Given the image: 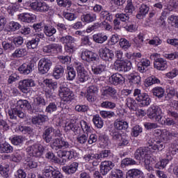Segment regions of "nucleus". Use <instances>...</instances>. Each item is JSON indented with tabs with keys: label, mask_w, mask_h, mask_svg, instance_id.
Wrapping results in <instances>:
<instances>
[{
	"label": "nucleus",
	"mask_w": 178,
	"mask_h": 178,
	"mask_svg": "<svg viewBox=\"0 0 178 178\" xmlns=\"http://www.w3.org/2000/svg\"><path fill=\"white\" fill-rule=\"evenodd\" d=\"M18 71L21 74H30L33 72V64L24 63L18 67Z\"/></svg>",
	"instance_id": "30"
},
{
	"label": "nucleus",
	"mask_w": 178,
	"mask_h": 178,
	"mask_svg": "<svg viewBox=\"0 0 178 178\" xmlns=\"http://www.w3.org/2000/svg\"><path fill=\"white\" fill-rule=\"evenodd\" d=\"M17 109H31V105L26 99H19L14 105Z\"/></svg>",
	"instance_id": "36"
},
{
	"label": "nucleus",
	"mask_w": 178,
	"mask_h": 178,
	"mask_svg": "<svg viewBox=\"0 0 178 178\" xmlns=\"http://www.w3.org/2000/svg\"><path fill=\"white\" fill-rule=\"evenodd\" d=\"M114 127L117 130H127L129 129V123L123 120L117 119L114 122Z\"/></svg>",
	"instance_id": "34"
},
{
	"label": "nucleus",
	"mask_w": 178,
	"mask_h": 178,
	"mask_svg": "<svg viewBox=\"0 0 178 178\" xmlns=\"http://www.w3.org/2000/svg\"><path fill=\"white\" fill-rule=\"evenodd\" d=\"M63 73H65V68H63V66L56 65L53 70V77H54L56 80H59V79L63 76Z\"/></svg>",
	"instance_id": "33"
},
{
	"label": "nucleus",
	"mask_w": 178,
	"mask_h": 178,
	"mask_svg": "<svg viewBox=\"0 0 178 178\" xmlns=\"http://www.w3.org/2000/svg\"><path fill=\"white\" fill-rule=\"evenodd\" d=\"M172 159H173L172 155L167 154L165 159H161L159 162L156 163V169H164V168H166V165H168V163H169V161H172Z\"/></svg>",
	"instance_id": "29"
},
{
	"label": "nucleus",
	"mask_w": 178,
	"mask_h": 178,
	"mask_svg": "<svg viewBox=\"0 0 178 178\" xmlns=\"http://www.w3.org/2000/svg\"><path fill=\"white\" fill-rule=\"evenodd\" d=\"M147 144L150 147V149H152V151H156V152L163 151L166 147L164 143L161 141L157 138H152L148 140Z\"/></svg>",
	"instance_id": "9"
},
{
	"label": "nucleus",
	"mask_w": 178,
	"mask_h": 178,
	"mask_svg": "<svg viewBox=\"0 0 178 178\" xmlns=\"http://www.w3.org/2000/svg\"><path fill=\"white\" fill-rule=\"evenodd\" d=\"M111 178H124V173L120 169H114L111 172Z\"/></svg>",
	"instance_id": "55"
},
{
	"label": "nucleus",
	"mask_w": 178,
	"mask_h": 178,
	"mask_svg": "<svg viewBox=\"0 0 178 178\" xmlns=\"http://www.w3.org/2000/svg\"><path fill=\"white\" fill-rule=\"evenodd\" d=\"M106 69V65H99L96 67H92V72L94 74H101L102 72H105Z\"/></svg>",
	"instance_id": "51"
},
{
	"label": "nucleus",
	"mask_w": 178,
	"mask_h": 178,
	"mask_svg": "<svg viewBox=\"0 0 178 178\" xmlns=\"http://www.w3.org/2000/svg\"><path fill=\"white\" fill-rule=\"evenodd\" d=\"M101 26H103V27L105 29V30H107V31H109V30L112 29V26H111V24H108V22L104 21L101 24H95L94 26L87 29L86 31L87 33H91L92 30H95V29H99V27H101Z\"/></svg>",
	"instance_id": "35"
},
{
	"label": "nucleus",
	"mask_w": 178,
	"mask_h": 178,
	"mask_svg": "<svg viewBox=\"0 0 178 178\" xmlns=\"http://www.w3.org/2000/svg\"><path fill=\"white\" fill-rule=\"evenodd\" d=\"M43 51L46 54H58L62 52V45L56 43L50 44L44 47Z\"/></svg>",
	"instance_id": "19"
},
{
	"label": "nucleus",
	"mask_w": 178,
	"mask_h": 178,
	"mask_svg": "<svg viewBox=\"0 0 178 178\" xmlns=\"http://www.w3.org/2000/svg\"><path fill=\"white\" fill-rule=\"evenodd\" d=\"M100 107L104 109H115L116 104L110 101H104L100 104Z\"/></svg>",
	"instance_id": "53"
},
{
	"label": "nucleus",
	"mask_w": 178,
	"mask_h": 178,
	"mask_svg": "<svg viewBox=\"0 0 178 178\" xmlns=\"http://www.w3.org/2000/svg\"><path fill=\"white\" fill-rule=\"evenodd\" d=\"M79 169V163L73 162L68 165H65L62 168V170L65 173V175H74L77 170Z\"/></svg>",
	"instance_id": "22"
},
{
	"label": "nucleus",
	"mask_w": 178,
	"mask_h": 178,
	"mask_svg": "<svg viewBox=\"0 0 178 178\" xmlns=\"http://www.w3.org/2000/svg\"><path fill=\"white\" fill-rule=\"evenodd\" d=\"M32 123L36 126H41L42 123H45L48 120V116L44 115H38L31 119Z\"/></svg>",
	"instance_id": "31"
},
{
	"label": "nucleus",
	"mask_w": 178,
	"mask_h": 178,
	"mask_svg": "<svg viewBox=\"0 0 178 178\" xmlns=\"http://www.w3.org/2000/svg\"><path fill=\"white\" fill-rule=\"evenodd\" d=\"M35 15L30 13H22L18 15V20L19 22H24V23H31L34 22Z\"/></svg>",
	"instance_id": "27"
},
{
	"label": "nucleus",
	"mask_w": 178,
	"mask_h": 178,
	"mask_svg": "<svg viewBox=\"0 0 178 178\" xmlns=\"http://www.w3.org/2000/svg\"><path fill=\"white\" fill-rule=\"evenodd\" d=\"M13 152V147L8 143L0 145V154H12Z\"/></svg>",
	"instance_id": "39"
},
{
	"label": "nucleus",
	"mask_w": 178,
	"mask_h": 178,
	"mask_svg": "<svg viewBox=\"0 0 178 178\" xmlns=\"http://www.w3.org/2000/svg\"><path fill=\"white\" fill-rule=\"evenodd\" d=\"M136 10V7L133 5V1L131 0H127V6L124 8V13L128 15H133V12Z\"/></svg>",
	"instance_id": "44"
},
{
	"label": "nucleus",
	"mask_w": 178,
	"mask_h": 178,
	"mask_svg": "<svg viewBox=\"0 0 178 178\" xmlns=\"http://www.w3.org/2000/svg\"><path fill=\"white\" fill-rule=\"evenodd\" d=\"M113 168H115V163L111 161H102L100 164V173H102L103 176H106Z\"/></svg>",
	"instance_id": "16"
},
{
	"label": "nucleus",
	"mask_w": 178,
	"mask_h": 178,
	"mask_svg": "<svg viewBox=\"0 0 178 178\" xmlns=\"http://www.w3.org/2000/svg\"><path fill=\"white\" fill-rule=\"evenodd\" d=\"M44 84L50 90L55 91L58 88V82L54 81L52 79H46L43 81Z\"/></svg>",
	"instance_id": "42"
},
{
	"label": "nucleus",
	"mask_w": 178,
	"mask_h": 178,
	"mask_svg": "<svg viewBox=\"0 0 178 178\" xmlns=\"http://www.w3.org/2000/svg\"><path fill=\"white\" fill-rule=\"evenodd\" d=\"M81 58L86 62H92L94 60H98V56L94 51L90 50H85L82 51Z\"/></svg>",
	"instance_id": "18"
},
{
	"label": "nucleus",
	"mask_w": 178,
	"mask_h": 178,
	"mask_svg": "<svg viewBox=\"0 0 178 178\" xmlns=\"http://www.w3.org/2000/svg\"><path fill=\"white\" fill-rule=\"evenodd\" d=\"M11 143L13 145H20L24 143V137L22 136H14L11 140Z\"/></svg>",
	"instance_id": "63"
},
{
	"label": "nucleus",
	"mask_w": 178,
	"mask_h": 178,
	"mask_svg": "<svg viewBox=\"0 0 178 178\" xmlns=\"http://www.w3.org/2000/svg\"><path fill=\"white\" fill-rule=\"evenodd\" d=\"M44 149V146L40 143H35L32 146H29L26 148V152L30 155V156H40L42 155Z\"/></svg>",
	"instance_id": "12"
},
{
	"label": "nucleus",
	"mask_w": 178,
	"mask_h": 178,
	"mask_svg": "<svg viewBox=\"0 0 178 178\" xmlns=\"http://www.w3.org/2000/svg\"><path fill=\"white\" fill-rule=\"evenodd\" d=\"M134 42L136 48H141L143 43L144 42V36L142 33H139L136 38H135Z\"/></svg>",
	"instance_id": "54"
},
{
	"label": "nucleus",
	"mask_w": 178,
	"mask_h": 178,
	"mask_svg": "<svg viewBox=\"0 0 178 178\" xmlns=\"http://www.w3.org/2000/svg\"><path fill=\"white\" fill-rule=\"evenodd\" d=\"M55 170H54V168L51 166L47 165L44 167L43 170V176H45V177H51V176H54V172Z\"/></svg>",
	"instance_id": "60"
},
{
	"label": "nucleus",
	"mask_w": 178,
	"mask_h": 178,
	"mask_svg": "<svg viewBox=\"0 0 178 178\" xmlns=\"http://www.w3.org/2000/svg\"><path fill=\"white\" fill-rule=\"evenodd\" d=\"M129 80L132 84H138L141 82V77L138 76V73L131 74L129 76Z\"/></svg>",
	"instance_id": "50"
},
{
	"label": "nucleus",
	"mask_w": 178,
	"mask_h": 178,
	"mask_svg": "<svg viewBox=\"0 0 178 178\" xmlns=\"http://www.w3.org/2000/svg\"><path fill=\"white\" fill-rule=\"evenodd\" d=\"M151 65L149 60L147 58L141 59L137 64L138 70L140 73H144L146 71L147 67Z\"/></svg>",
	"instance_id": "32"
},
{
	"label": "nucleus",
	"mask_w": 178,
	"mask_h": 178,
	"mask_svg": "<svg viewBox=\"0 0 178 178\" xmlns=\"http://www.w3.org/2000/svg\"><path fill=\"white\" fill-rule=\"evenodd\" d=\"M117 92L118 91L115 88L112 87H107L103 90L102 95H104V96L110 95V97H115Z\"/></svg>",
	"instance_id": "48"
},
{
	"label": "nucleus",
	"mask_w": 178,
	"mask_h": 178,
	"mask_svg": "<svg viewBox=\"0 0 178 178\" xmlns=\"http://www.w3.org/2000/svg\"><path fill=\"white\" fill-rule=\"evenodd\" d=\"M92 122L97 129H102L104 127V121L99 115H93Z\"/></svg>",
	"instance_id": "45"
},
{
	"label": "nucleus",
	"mask_w": 178,
	"mask_h": 178,
	"mask_svg": "<svg viewBox=\"0 0 178 178\" xmlns=\"http://www.w3.org/2000/svg\"><path fill=\"white\" fill-rule=\"evenodd\" d=\"M148 12H149V7L145 4H142L139 8V12L136 15L137 19H143Z\"/></svg>",
	"instance_id": "40"
},
{
	"label": "nucleus",
	"mask_w": 178,
	"mask_h": 178,
	"mask_svg": "<svg viewBox=\"0 0 178 178\" xmlns=\"http://www.w3.org/2000/svg\"><path fill=\"white\" fill-rule=\"evenodd\" d=\"M134 97L141 106H148L151 104L149 95L147 93H141V90L140 89L134 90Z\"/></svg>",
	"instance_id": "5"
},
{
	"label": "nucleus",
	"mask_w": 178,
	"mask_h": 178,
	"mask_svg": "<svg viewBox=\"0 0 178 178\" xmlns=\"http://www.w3.org/2000/svg\"><path fill=\"white\" fill-rule=\"evenodd\" d=\"M119 45L122 49L127 51V49L131 47V43L126 38H121L120 39Z\"/></svg>",
	"instance_id": "47"
},
{
	"label": "nucleus",
	"mask_w": 178,
	"mask_h": 178,
	"mask_svg": "<svg viewBox=\"0 0 178 178\" xmlns=\"http://www.w3.org/2000/svg\"><path fill=\"white\" fill-rule=\"evenodd\" d=\"M2 47L4 51H13L15 49V44H13V41H3L2 42Z\"/></svg>",
	"instance_id": "59"
},
{
	"label": "nucleus",
	"mask_w": 178,
	"mask_h": 178,
	"mask_svg": "<svg viewBox=\"0 0 178 178\" xmlns=\"http://www.w3.org/2000/svg\"><path fill=\"white\" fill-rule=\"evenodd\" d=\"M168 22L173 29H178V16L171 15L168 18Z\"/></svg>",
	"instance_id": "49"
},
{
	"label": "nucleus",
	"mask_w": 178,
	"mask_h": 178,
	"mask_svg": "<svg viewBox=\"0 0 178 178\" xmlns=\"http://www.w3.org/2000/svg\"><path fill=\"white\" fill-rule=\"evenodd\" d=\"M83 160L86 163H92V166H98L99 165L98 154H86L83 156Z\"/></svg>",
	"instance_id": "17"
},
{
	"label": "nucleus",
	"mask_w": 178,
	"mask_h": 178,
	"mask_svg": "<svg viewBox=\"0 0 178 178\" xmlns=\"http://www.w3.org/2000/svg\"><path fill=\"white\" fill-rule=\"evenodd\" d=\"M108 81L111 84H113V86H118V84H122L124 81V78L122 74L115 73L109 77Z\"/></svg>",
	"instance_id": "24"
},
{
	"label": "nucleus",
	"mask_w": 178,
	"mask_h": 178,
	"mask_svg": "<svg viewBox=\"0 0 178 178\" xmlns=\"http://www.w3.org/2000/svg\"><path fill=\"white\" fill-rule=\"evenodd\" d=\"M141 170L138 169H131L127 172V178L137 177L139 175H141Z\"/></svg>",
	"instance_id": "58"
},
{
	"label": "nucleus",
	"mask_w": 178,
	"mask_h": 178,
	"mask_svg": "<svg viewBox=\"0 0 178 178\" xmlns=\"http://www.w3.org/2000/svg\"><path fill=\"white\" fill-rule=\"evenodd\" d=\"M35 38H33L31 40L29 41L26 44L27 48L29 49H35L37 47H38V44L40 40L44 38V33H35L34 35Z\"/></svg>",
	"instance_id": "15"
},
{
	"label": "nucleus",
	"mask_w": 178,
	"mask_h": 178,
	"mask_svg": "<svg viewBox=\"0 0 178 178\" xmlns=\"http://www.w3.org/2000/svg\"><path fill=\"white\" fill-rule=\"evenodd\" d=\"M11 159L13 162H20L22 159V152H20V150H17L11 155Z\"/></svg>",
	"instance_id": "64"
},
{
	"label": "nucleus",
	"mask_w": 178,
	"mask_h": 178,
	"mask_svg": "<svg viewBox=\"0 0 178 178\" xmlns=\"http://www.w3.org/2000/svg\"><path fill=\"white\" fill-rule=\"evenodd\" d=\"M51 66H52L51 60L45 58H41L38 64V71L41 74H45L49 72Z\"/></svg>",
	"instance_id": "11"
},
{
	"label": "nucleus",
	"mask_w": 178,
	"mask_h": 178,
	"mask_svg": "<svg viewBox=\"0 0 178 178\" xmlns=\"http://www.w3.org/2000/svg\"><path fill=\"white\" fill-rule=\"evenodd\" d=\"M135 159L137 161H144L145 168L149 172H152L154 168L151 166V156L148 154V147H140L135 152Z\"/></svg>",
	"instance_id": "2"
},
{
	"label": "nucleus",
	"mask_w": 178,
	"mask_h": 178,
	"mask_svg": "<svg viewBox=\"0 0 178 178\" xmlns=\"http://www.w3.org/2000/svg\"><path fill=\"white\" fill-rule=\"evenodd\" d=\"M35 81L33 79H26L19 82V88L24 94L30 92L31 87H35Z\"/></svg>",
	"instance_id": "7"
},
{
	"label": "nucleus",
	"mask_w": 178,
	"mask_h": 178,
	"mask_svg": "<svg viewBox=\"0 0 178 178\" xmlns=\"http://www.w3.org/2000/svg\"><path fill=\"white\" fill-rule=\"evenodd\" d=\"M99 55L100 58L106 62H112V60L115 59V54H113V51L106 47L100 49L99 50Z\"/></svg>",
	"instance_id": "13"
},
{
	"label": "nucleus",
	"mask_w": 178,
	"mask_h": 178,
	"mask_svg": "<svg viewBox=\"0 0 178 178\" xmlns=\"http://www.w3.org/2000/svg\"><path fill=\"white\" fill-rule=\"evenodd\" d=\"M178 132L175 130L168 131L163 129L161 133V138L164 143H168L173 138V137H177Z\"/></svg>",
	"instance_id": "21"
},
{
	"label": "nucleus",
	"mask_w": 178,
	"mask_h": 178,
	"mask_svg": "<svg viewBox=\"0 0 178 178\" xmlns=\"http://www.w3.org/2000/svg\"><path fill=\"white\" fill-rule=\"evenodd\" d=\"M74 67L77 72V78L79 83H86V81H88L90 75L88 74V72L84 68L83 63L75 62L74 63Z\"/></svg>",
	"instance_id": "4"
},
{
	"label": "nucleus",
	"mask_w": 178,
	"mask_h": 178,
	"mask_svg": "<svg viewBox=\"0 0 178 178\" xmlns=\"http://www.w3.org/2000/svg\"><path fill=\"white\" fill-rule=\"evenodd\" d=\"M51 147L52 149L58 151V149H66V148H70V144H69V142L62 138H56L53 139Z\"/></svg>",
	"instance_id": "10"
},
{
	"label": "nucleus",
	"mask_w": 178,
	"mask_h": 178,
	"mask_svg": "<svg viewBox=\"0 0 178 178\" xmlns=\"http://www.w3.org/2000/svg\"><path fill=\"white\" fill-rule=\"evenodd\" d=\"M79 122V126L81 127L83 133H86V134L89 135L94 131V129L91 127V124L88 123L84 120H81Z\"/></svg>",
	"instance_id": "28"
},
{
	"label": "nucleus",
	"mask_w": 178,
	"mask_h": 178,
	"mask_svg": "<svg viewBox=\"0 0 178 178\" xmlns=\"http://www.w3.org/2000/svg\"><path fill=\"white\" fill-rule=\"evenodd\" d=\"M93 41L97 44H104L108 40V35L104 33H99L92 35Z\"/></svg>",
	"instance_id": "37"
},
{
	"label": "nucleus",
	"mask_w": 178,
	"mask_h": 178,
	"mask_svg": "<svg viewBox=\"0 0 178 178\" xmlns=\"http://www.w3.org/2000/svg\"><path fill=\"white\" fill-rule=\"evenodd\" d=\"M65 77L67 81H73V80L76 79V71L74 70V68H73V67L67 66Z\"/></svg>",
	"instance_id": "38"
},
{
	"label": "nucleus",
	"mask_w": 178,
	"mask_h": 178,
	"mask_svg": "<svg viewBox=\"0 0 178 178\" xmlns=\"http://www.w3.org/2000/svg\"><path fill=\"white\" fill-rule=\"evenodd\" d=\"M154 66L157 70H161V72H163L168 69V61L163 58H156L154 60Z\"/></svg>",
	"instance_id": "23"
},
{
	"label": "nucleus",
	"mask_w": 178,
	"mask_h": 178,
	"mask_svg": "<svg viewBox=\"0 0 178 178\" xmlns=\"http://www.w3.org/2000/svg\"><path fill=\"white\" fill-rule=\"evenodd\" d=\"M20 27H22V25L15 21L10 22L8 26V29L10 30V31H16L19 30Z\"/></svg>",
	"instance_id": "62"
},
{
	"label": "nucleus",
	"mask_w": 178,
	"mask_h": 178,
	"mask_svg": "<svg viewBox=\"0 0 178 178\" xmlns=\"http://www.w3.org/2000/svg\"><path fill=\"white\" fill-rule=\"evenodd\" d=\"M149 118H150V119H154V120L160 123V124H165L166 126H174L176 123V120L170 118L164 120L162 110L158 106H153L151 108Z\"/></svg>",
	"instance_id": "1"
},
{
	"label": "nucleus",
	"mask_w": 178,
	"mask_h": 178,
	"mask_svg": "<svg viewBox=\"0 0 178 178\" xmlns=\"http://www.w3.org/2000/svg\"><path fill=\"white\" fill-rule=\"evenodd\" d=\"M58 94L61 99L60 105L63 103L70 104V102H72V100L74 98L73 91H72L70 88H67L66 82L60 83Z\"/></svg>",
	"instance_id": "3"
},
{
	"label": "nucleus",
	"mask_w": 178,
	"mask_h": 178,
	"mask_svg": "<svg viewBox=\"0 0 178 178\" xmlns=\"http://www.w3.org/2000/svg\"><path fill=\"white\" fill-rule=\"evenodd\" d=\"M153 95L158 98H162L165 95V89L162 87H156L152 90Z\"/></svg>",
	"instance_id": "52"
},
{
	"label": "nucleus",
	"mask_w": 178,
	"mask_h": 178,
	"mask_svg": "<svg viewBox=\"0 0 178 178\" xmlns=\"http://www.w3.org/2000/svg\"><path fill=\"white\" fill-rule=\"evenodd\" d=\"M131 62L130 60L121 61L115 64V68L118 72H129L131 70Z\"/></svg>",
	"instance_id": "20"
},
{
	"label": "nucleus",
	"mask_w": 178,
	"mask_h": 178,
	"mask_svg": "<svg viewBox=\"0 0 178 178\" xmlns=\"http://www.w3.org/2000/svg\"><path fill=\"white\" fill-rule=\"evenodd\" d=\"M22 10H23V7L20 6V4L10 3L7 8V11L9 15H13L15 12H22Z\"/></svg>",
	"instance_id": "41"
},
{
	"label": "nucleus",
	"mask_w": 178,
	"mask_h": 178,
	"mask_svg": "<svg viewBox=\"0 0 178 178\" xmlns=\"http://www.w3.org/2000/svg\"><path fill=\"white\" fill-rule=\"evenodd\" d=\"M64 127L65 131L69 132L72 130L75 134H80V122L76 120H67Z\"/></svg>",
	"instance_id": "8"
},
{
	"label": "nucleus",
	"mask_w": 178,
	"mask_h": 178,
	"mask_svg": "<svg viewBox=\"0 0 178 178\" xmlns=\"http://www.w3.org/2000/svg\"><path fill=\"white\" fill-rule=\"evenodd\" d=\"M58 155L60 158L66 156L67 159H72V158H77V156H79L74 149H71L70 151L59 150L58 152Z\"/></svg>",
	"instance_id": "25"
},
{
	"label": "nucleus",
	"mask_w": 178,
	"mask_h": 178,
	"mask_svg": "<svg viewBox=\"0 0 178 178\" xmlns=\"http://www.w3.org/2000/svg\"><path fill=\"white\" fill-rule=\"evenodd\" d=\"M45 105H47V102L42 96H38L33 99L32 106L35 109H40V108H42Z\"/></svg>",
	"instance_id": "26"
},
{
	"label": "nucleus",
	"mask_w": 178,
	"mask_h": 178,
	"mask_svg": "<svg viewBox=\"0 0 178 178\" xmlns=\"http://www.w3.org/2000/svg\"><path fill=\"white\" fill-rule=\"evenodd\" d=\"M99 115L103 119H111L115 116V112L112 111H101Z\"/></svg>",
	"instance_id": "56"
},
{
	"label": "nucleus",
	"mask_w": 178,
	"mask_h": 178,
	"mask_svg": "<svg viewBox=\"0 0 178 178\" xmlns=\"http://www.w3.org/2000/svg\"><path fill=\"white\" fill-rule=\"evenodd\" d=\"M30 6L33 10L36 12H48L49 10V6L41 1H34L30 3Z\"/></svg>",
	"instance_id": "14"
},
{
	"label": "nucleus",
	"mask_w": 178,
	"mask_h": 178,
	"mask_svg": "<svg viewBox=\"0 0 178 178\" xmlns=\"http://www.w3.org/2000/svg\"><path fill=\"white\" fill-rule=\"evenodd\" d=\"M27 55V50L24 48L17 49L12 54L11 58H23Z\"/></svg>",
	"instance_id": "43"
},
{
	"label": "nucleus",
	"mask_w": 178,
	"mask_h": 178,
	"mask_svg": "<svg viewBox=\"0 0 178 178\" xmlns=\"http://www.w3.org/2000/svg\"><path fill=\"white\" fill-rule=\"evenodd\" d=\"M43 31L47 37H52L56 33V29L52 26H44Z\"/></svg>",
	"instance_id": "46"
},
{
	"label": "nucleus",
	"mask_w": 178,
	"mask_h": 178,
	"mask_svg": "<svg viewBox=\"0 0 178 178\" xmlns=\"http://www.w3.org/2000/svg\"><path fill=\"white\" fill-rule=\"evenodd\" d=\"M76 39L71 35L63 36L60 38V42L65 44V49L68 54H73L74 52V46L72 44H74Z\"/></svg>",
	"instance_id": "6"
},
{
	"label": "nucleus",
	"mask_w": 178,
	"mask_h": 178,
	"mask_svg": "<svg viewBox=\"0 0 178 178\" xmlns=\"http://www.w3.org/2000/svg\"><path fill=\"white\" fill-rule=\"evenodd\" d=\"M96 19L97 15L94 13L86 14L82 17V20H83V22H86V23H91V22H94L95 20H96Z\"/></svg>",
	"instance_id": "61"
},
{
	"label": "nucleus",
	"mask_w": 178,
	"mask_h": 178,
	"mask_svg": "<svg viewBox=\"0 0 178 178\" xmlns=\"http://www.w3.org/2000/svg\"><path fill=\"white\" fill-rule=\"evenodd\" d=\"M178 151V145L176 143H171L169 145L167 155H176V152Z\"/></svg>",
	"instance_id": "57"
}]
</instances>
